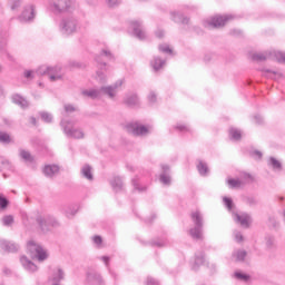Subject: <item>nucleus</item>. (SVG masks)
<instances>
[{"label":"nucleus","instance_id":"20e7f679","mask_svg":"<svg viewBox=\"0 0 285 285\" xmlns=\"http://www.w3.org/2000/svg\"><path fill=\"white\" fill-rule=\"evenodd\" d=\"M48 6L55 14H63L72 10V0H48Z\"/></svg>","mask_w":285,"mask_h":285},{"label":"nucleus","instance_id":"e2e57ef3","mask_svg":"<svg viewBox=\"0 0 285 285\" xmlns=\"http://www.w3.org/2000/svg\"><path fill=\"white\" fill-rule=\"evenodd\" d=\"M100 259L104 262L105 266L108 267L109 262H110V257H108V256H102Z\"/></svg>","mask_w":285,"mask_h":285},{"label":"nucleus","instance_id":"dca6fc26","mask_svg":"<svg viewBox=\"0 0 285 285\" xmlns=\"http://www.w3.org/2000/svg\"><path fill=\"white\" fill-rule=\"evenodd\" d=\"M87 282L90 285H105L104 277H101V274L95 271L87 273Z\"/></svg>","mask_w":285,"mask_h":285},{"label":"nucleus","instance_id":"6e6d98bb","mask_svg":"<svg viewBox=\"0 0 285 285\" xmlns=\"http://www.w3.org/2000/svg\"><path fill=\"white\" fill-rule=\"evenodd\" d=\"M176 130H179V132H188L189 128L186 125H177Z\"/></svg>","mask_w":285,"mask_h":285},{"label":"nucleus","instance_id":"a211bd4d","mask_svg":"<svg viewBox=\"0 0 285 285\" xmlns=\"http://www.w3.org/2000/svg\"><path fill=\"white\" fill-rule=\"evenodd\" d=\"M20 264L23 266L24 271H28L29 273H37V265H35L32 261L28 259V257L21 256Z\"/></svg>","mask_w":285,"mask_h":285},{"label":"nucleus","instance_id":"6ab92c4d","mask_svg":"<svg viewBox=\"0 0 285 285\" xmlns=\"http://www.w3.org/2000/svg\"><path fill=\"white\" fill-rule=\"evenodd\" d=\"M42 173H43L45 177H49L50 179H52V177H55V175H59V166L46 165L42 169Z\"/></svg>","mask_w":285,"mask_h":285},{"label":"nucleus","instance_id":"49530a36","mask_svg":"<svg viewBox=\"0 0 285 285\" xmlns=\"http://www.w3.org/2000/svg\"><path fill=\"white\" fill-rule=\"evenodd\" d=\"M9 204H10V202H8V198L0 196V209L1 210H6V208H8Z\"/></svg>","mask_w":285,"mask_h":285},{"label":"nucleus","instance_id":"864d4df0","mask_svg":"<svg viewBox=\"0 0 285 285\" xmlns=\"http://www.w3.org/2000/svg\"><path fill=\"white\" fill-rule=\"evenodd\" d=\"M148 101H149V104H155L157 101V94H155V91L149 92Z\"/></svg>","mask_w":285,"mask_h":285},{"label":"nucleus","instance_id":"7c9ffc66","mask_svg":"<svg viewBox=\"0 0 285 285\" xmlns=\"http://www.w3.org/2000/svg\"><path fill=\"white\" fill-rule=\"evenodd\" d=\"M19 157L22 158L26 161V164L35 163V156H32V154H30V151L26 149L19 150Z\"/></svg>","mask_w":285,"mask_h":285},{"label":"nucleus","instance_id":"0e129e2a","mask_svg":"<svg viewBox=\"0 0 285 285\" xmlns=\"http://www.w3.org/2000/svg\"><path fill=\"white\" fill-rule=\"evenodd\" d=\"M269 224H271L274 228H277V226H279V223H277V220H275V218H271V219H269Z\"/></svg>","mask_w":285,"mask_h":285},{"label":"nucleus","instance_id":"8fccbe9b","mask_svg":"<svg viewBox=\"0 0 285 285\" xmlns=\"http://www.w3.org/2000/svg\"><path fill=\"white\" fill-rule=\"evenodd\" d=\"M107 6H109V8H115L117 6H120L121 0H106Z\"/></svg>","mask_w":285,"mask_h":285},{"label":"nucleus","instance_id":"7ed1b4c3","mask_svg":"<svg viewBox=\"0 0 285 285\" xmlns=\"http://www.w3.org/2000/svg\"><path fill=\"white\" fill-rule=\"evenodd\" d=\"M191 220L195 227L189 229L190 237L193 239H204V215H202V212H193Z\"/></svg>","mask_w":285,"mask_h":285},{"label":"nucleus","instance_id":"f8f14e48","mask_svg":"<svg viewBox=\"0 0 285 285\" xmlns=\"http://www.w3.org/2000/svg\"><path fill=\"white\" fill-rule=\"evenodd\" d=\"M37 72L38 75H48L50 81H57L61 79V75H59V72H61V68L59 67L41 66Z\"/></svg>","mask_w":285,"mask_h":285},{"label":"nucleus","instance_id":"412c9836","mask_svg":"<svg viewBox=\"0 0 285 285\" xmlns=\"http://www.w3.org/2000/svg\"><path fill=\"white\" fill-rule=\"evenodd\" d=\"M0 248L7 253H17V250H19V245L8 240H0Z\"/></svg>","mask_w":285,"mask_h":285},{"label":"nucleus","instance_id":"c9c22d12","mask_svg":"<svg viewBox=\"0 0 285 285\" xmlns=\"http://www.w3.org/2000/svg\"><path fill=\"white\" fill-rule=\"evenodd\" d=\"M229 136L230 139H234V141H239V139H242V131L237 128H230Z\"/></svg>","mask_w":285,"mask_h":285},{"label":"nucleus","instance_id":"e433bc0d","mask_svg":"<svg viewBox=\"0 0 285 285\" xmlns=\"http://www.w3.org/2000/svg\"><path fill=\"white\" fill-rule=\"evenodd\" d=\"M1 170H12V165L6 158L0 156V171Z\"/></svg>","mask_w":285,"mask_h":285},{"label":"nucleus","instance_id":"37998d69","mask_svg":"<svg viewBox=\"0 0 285 285\" xmlns=\"http://www.w3.org/2000/svg\"><path fill=\"white\" fill-rule=\"evenodd\" d=\"M269 166H272L276 170H279V168H282V163H279V160L275 159V157H271L269 158Z\"/></svg>","mask_w":285,"mask_h":285},{"label":"nucleus","instance_id":"4c0bfd02","mask_svg":"<svg viewBox=\"0 0 285 285\" xmlns=\"http://www.w3.org/2000/svg\"><path fill=\"white\" fill-rule=\"evenodd\" d=\"M227 184H228L229 188H242V186H243V181L239 180V178H237V179L229 178L227 180Z\"/></svg>","mask_w":285,"mask_h":285},{"label":"nucleus","instance_id":"6e6552de","mask_svg":"<svg viewBox=\"0 0 285 285\" xmlns=\"http://www.w3.org/2000/svg\"><path fill=\"white\" fill-rule=\"evenodd\" d=\"M234 19L233 14L215 16L204 21L205 28H224V24Z\"/></svg>","mask_w":285,"mask_h":285},{"label":"nucleus","instance_id":"a18cd8bd","mask_svg":"<svg viewBox=\"0 0 285 285\" xmlns=\"http://www.w3.org/2000/svg\"><path fill=\"white\" fill-rule=\"evenodd\" d=\"M0 142L1 144H10V135L0 131Z\"/></svg>","mask_w":285,"mask_h":285},{"label":"nucleus","instance_id":"f257e3e1","mask_svg":"<svg viewBox=\"0 0 285 285\" xmlns=\"http://www.w3.org/2000/svg\"><path fill=\"white\" fill-rule=\"evenodd\" d=\"M112 59H115V56H112V52H110L108 49H102L100 55L96 57V61L100 66L99 70L96 71L95 77L98 83H108V76H106L102 70L108 71V65L106 61H112Z\"/></svg>","mask_w":285,"mask_h":285},{"label":"nucleus","instance_id":"72a5a7b5","mask_svg":"<svg viewBox=\"0 0 285 285\" xmlns=\"http://www.w3.org/2000/svg\"><path fill=\"white\" fill-rule=\"evenodd\" d=\"M246 255H247L246 250L238 249L234 252L233 257L236 262H244V259H246Z\"/></svg>","mask_w":285,"mask_h":285},{"label":"nucleus","instance_id":"4be33fe9","mask_svg":"<svg viewBox=\"0 0 285 285\" xmlns=\"http://www.w3.org/2000/svg\"><path fill=\"white\" fill-rule=\"evenodd\" d=\"M124 104L129 106L130 108H135V106H139V97L137 94H129L125 96Z\"/></svg>","mask_w":285,"mask_h":285},{"label":"nucleus","instance_id":"aec40b11","mask_svg":"<svg viewBox=\"0 0 285 285\" xmlns=\"http://www.w3.org/2000/svg\"><path fill=\"white\" fill-rule=\"evenodd\" d=\"M163 173L160 174V181L165 186H170V167L168 165H163Z\"/></svg>","mask_w":285,"mask_h":285},{"label":"nucleus","instance_id":"338daca9","mask_svg":"<svg viewBox=\"0 0 285 285\" xmlns=\"http://www.w3.org/2000/svg\"><path fill=\"white\" fill-rule=\"evenodd\" d=\"M24 77L26 79H32V71L30 70L24 71Z\"/></svg>","mask_w":285,"mask_h":285},{"label":"nucleus","instance_id":"a19ab883","mask_svg":"<svg viewBox=\"0 0 285 285\" xmlns=\"http://www.w3.org/2000/svg\"><path fill=\"white\" fill-rule=\"evenodd\" d=\"M65 215H66V217H68L69 219H70L71 217H75V215H77V207H75V206H69V207H67V210H65Z\"/></svg>","mask_w":285,"mask_h":285},{"label":"nucleus","instance_id":"a878e982","mask_svg":"<svg viewBox=\"0 0 285 285\" xmlns=\"http://www.w3.org/2000/svg\"><path fill=\"white\" fill-rule=\"evenodd\" d=\"M81 95L83 97H89V99H99L101 97V90L100 89H85L81 91Z\"/></svg>","mask_w":285,"mask_h":285},{"label":"nucleus","instance_id":"774afa93","mask_svg":"<svg viewBox=\"0 0 285 285\" xmlns=\"http://www.w3.org/2000/svg\"><path fill=\"white\" fill-rule=\"evenodd\" d=\"M154 246H158V248H161V246H166L164 242H155Z\"/></svg>","mask_w":285,"mask_h":285},{"label":"nucleus","instance_id":"c756f323","mask_svg":"<svg viewBox=\"0 0 285 285\" xmlns=\"http://www.w3.org/2000/svg\"><path fill=\"white\" fill-rule=\"evenodd\" d=\"M264 244L267 250H273V248H276L277 244L275 243V236L267 234L264 238Z\"/></svg>","mask_w":285,"mask_h":285},{"label":"nucleus","instance_id":"0eeeda50","mask_svg":"<svg viewBox=\"0 0 285 285\" xmlns=\"http://www.w3.org/2000/svg\"><path fill=\"white\" fill-rule=\"evenodd\" d=\"M61 126L63 128L65 135L71 137V139H83V131L81 129L75 128V121L62 120Z\"/></svg>","mask_w":285,"mask_h":285},{"label":"nucleus","instance_id":"4d7b16f0","mask_svg":"<svg viewBox=\"0 0 285 285\" xmlns=\"http://www.w3.org/2000/svg\"><path fill=\"white\" fill-rule=\"evenodd\" d=\"M65 110H66V112L70 114V112H75V110H77V108H75V106H72V105H65Z\"/></svg>","mask_w":285,"mask_h":285},{"label":"nucleus","instance_id":"9d476101","mask_svg":"<svg viewBox=\"0 0 285 285\" xmlns=\"http://www.w3.org/2000/svg\"><path fill=\"white\" fill-rule=\"evenodd\" d=\"M124 86V79L117 80L114 85L102 86L100 88V95H106L109 99H115L119 88Z\"/></svg>","mask_w":285,"mask_h":285},{"label":"nucleus","instance_id":"5fc2aeb1","mask_svg":"<svg viewBox=\"0 0 285 285\" xmlns=\"http://www.w3.org/2000/svg\"><path fill=\"white\" fill-rule=\"evenodd\" d=\"M234 237L236 242H244V235H242V232H234Z\"/></svg>","mask_w":285,"mask_h":285},{"label":"nucleus","instance_id":"680f3d73","mask_svg":"<svg viewBox=\"0 0 285 285\" xmlns=\"http://www.w3.org/2000/svg\"><path fill=\"white\" fill-rule=\"evenodd\" d=\"M164 35H165V32H164V30H161V29H158V30L156 31V37H157L158 39H163Z\"/></svg>","mask_w":285,"mask_h":285},{"label":"nucleus","instance_id":"f704fd0d","mask_svg":"<svg viewBox=\"0 0 285 285\" xmlns=\"http://www.w3.org/2000/svg\"><path fill=\"white\" fill-rule=\"evenodd\" d=\"M238 179L240 181H243V186H244V184H250L253 181V176L250 174H248V173L242 171L239 174Z\"/></svg>","mask_w":285,"mask_h":285},{"label":"nucleus","instance_id":"58836bf2","mask_svg":"<svg viewBox=\"0 0 285 285\" xmlns=\"http://www.w3.org/2000/svg\"><path fill=\"white\" fill-rule=\"evenodd\" d=\"M1 222L4 226H12L14 224V216L6 215L1 218Z\"/></svg>","mask_w":285,"mask_h":285},{"label":"nucleus","instance_id":"bf43d9fd","mask_svg":"<svg viewBox=\"0 0 285 285\" xmlns=\"http://www.w3.org/2000/svg\"><path fill=\"white\" fill-rule=\"evenodd\" d=\"M252 157H254V159H262V151H258V150L253 151Z\"/></svg>","mask_w":285,"mask_h":285},{"label":"nucleus","instance_id":"ddd939ff","mask_svg":"<svg viewBox=\"0 0 285 285\" xmlns=\"http://www.w3.org/2000/svg\"><path fill=\"white\" fill-rule=\"evenodd\" d=\"M37 222L42 230V233H48L50 228L57 225L55 217L50 215H42L37 217Z\"/></svg>","mask_w":285,"mask_h":285},{"label":"nucleus","instance_id":"cd10ccee","mask_svg":"<svg viewBox=\"0 0 285 285\" xmlns=\"http://www.w3.org/2000/svg\"><path fill=\"white\" fill-rule=\"evenodd\" d=\"M204 262H206L204 252L196 253L194 264L191 265L193 271H197V268H199Z\"/></svg>","mask_w":285,"mask_h":285},{"label":"nucleus","instance_id":"1a4fd4ad","mask_svg":"<svg viewBox=\"0 0 285 285\" xmlns=\"http://www.w3.org/2000/svg\"><path fill=\"white\" fill-rule=\"evenodd\" d=\"M126 130L130 135H134V137H146L147 135H150V129L139 122L128 124Z\"/></svg>","mask_w":285,"mask_h":285},{"label":"nucleus","instance_id":"de8ad7c7","mask_svg":"<svg viewBox=\"0 0 285 285\" xmlns=\"http://www.w3.org/2000/svg\"><path fill=\"white\" fill-rule=\"evenodd\" d=\"M158 48L160 52H165L166 55H173V49L168 47V45H160Z\"/></svg>","mask_w":285,"mask_h":285},{"label":"nucleus","instance_id":"39448f33","mask_svg":"<svg viewBox=\"0 0 285 285\" xmlns=\"http://www.w3.org/2000/svg\"><path fill=\"white\" fill-rule=\"evenodd\" d=\"M27 250L30 253L31 257H36L38 262H46V259H48V253L45 252L43 247H41L35 240H30L27 244Z\"/></svg>","mask_w":285,"mask_h":285},{"label":"nucleus","instance_id":"9b49d317","mask_svg":"<svg viewBox=\"0 0 285 285\" xmlns=\"http://www.w3.org/2000/svg\"><path fill=\"white\" fill-rule=\"evenodd\" d=\"M35 17H37L35 4H28L18 17V21H20V23H32V21H35Z\"/></svg>","mask_w":285,"mask_h":285},{"label":"nucleus","instance_id":"2eb2a0df","mask_svg":"<svg viewBox=\"0 0 285 285\" xmlns=\"http://www.w3.org/2000/svg\"><path fill=\"white\" fill-rule=\"evenodd\" d=\"M130 30H132V35L134 37H136V39H139L140 41H144V39H146V31L144 30L141 22L137 20L131 21Z\"/></svg>","mask_w":285,"mask_h":285},{"label":"nucleus","instance_id":"052dcab7","mask_svg":"<svg viewBox=\"0 0 285 285\" xmlns=\"http://www.w3.org/2000/svg\"><path fill=\"white\" fill-rule=\"evenodd\" d=\"M94 243L96 244V246H101V236H94Z\"/></svg>","mask_w":285,"mask_h":285},{"label":"nucleus","instance_id":"13d9d810","mask_svg":"<svg viewBox=\"0 0 285 285\" xmlns=\"http://www.w3.org/2000/svg\"><path fill=\"white\" fill-rule=\"evenodd\" d=\"M147 285H159V282H157L155 278L153 277H148L147 278Z\"/></svg>","mask_w":285,"mask_h":285},{"label":"nucleus","instance_id":"bb28decb","mask_svg":"<svg viewBox=\"0 0 285 285\" xmlns=\"http://www.w3.org/2000/svg\"><path fill=\"white\" fill-rule=\"evenodd\" d=\"M263 75L267 77L268 79H274L277 81L278 79H282L284 75L279 71L271 70V69H263Z\"/></svg>","mask_w":285,"mask_h":285},{"label":"nucleus","instance_id":"603ef678","mask_svg":"<svg viewBox=\"0 0 285 285\" xmlns=\"http://www.w3.org/2000/svg\"><path fill=\"white\" fill-rule=\"evenodd\" d=\"M21 8V0H11V10H18Z\"/></svg>","mask_w":285,"mask_h":285},{"label":"nucleus","instance_id":"09e8293b","mask_svg":"<svg viewBox=\"0 0 285 285\" xmlns=\"http://www.w3.org/2000/svg\"><path fill=\"white\" fill-rule=\"evenodd\" d=\"M223 202H224V204H225V206H226V208L228 209V210H233V199H230V198H228V197H224L223 198Z\"/></svg>","mask_w":285,"mask_h":285},{"label":"nucleus","instance_id":"79ce46f5","mask_svg":"<svg viewBox=\"0 0 285 285\" xmlns=\"http://www.w3.org/2000/svg\"><path fill=\"white\" fill-rule=\"evenodd\" d=\"M244 202L247 206H257V198H255V196H245Z\"/></svg>","mask_w":285,"mask_h":285},{"label":"nucleus","instance_id":"ea45409f","mask_svg":"<svg viewBox=\"0 0 285 285\" xmlns=\"http://www.w3.org/2000/svg\"><path fill=\"white\" fill-rule=\"evenodd\" d=\"M40 117L42 121H45L46 124H52V114L47 111H41Z\"/></svg>","mask_w":285,"mask_h":285},{"label":"nucleus","instance_id":"393cba45","mask_svg":"<svg viewBox=\"0 0 285 285\" xmlns=\"http://www.w3.org/2000/svg\"><path fill=\"white\" fill-rule=\"evenodd\" d=\"M150 66L154 70V72H159L164 66H166V60L159 58V57H154V59L150 61Z\"/></svg>","mask_w":285,"mask_h":285},{"label":"nucleus","instance_id":"473e14b6","mask_svg":"<svg viewBox=\"0 0 285 285\" xmlns=\"http://www.w3.org/2000/svg\"><path fill=\"white\" fill-rule=\"evenodd\" d=\"M110 184L116 193H119V190H121V188H124V183L121 181L120 177H114V179L110 181Z\"/></svg>","mask_w":285,"mask_h":285},{"label":"nucleus","instance_id":"b1692460","mask_svg":"<svg viewBox=\"0 0 285 285\" xmlns=\"http://www.w3.org/2000/svg\"><path fill=\"white\" fill-rule=\"evenodd\" d=\"M80 175L88 181H92L95 179V176L92 175V167H90V165L82 166L80 169Z\"/></svg>","mask_w":285,"mask_h":285},{"label":"nucleus","instance_id":"5701e85b","mask_svg":"<svg viewBox=\"0 0 285 285\" xmlns=\"http://www.w3.org/2000/svg\"><path fill=\"white\" fill-rule=\"evenodd\" d=\"M66 277V273H63V269L57 268L50 278L51 284H59L60 282H63Z\"/></svg>","mask_w":285,"mask_h":285},{"label":"nucleus","instance_id":"c03bdc74","mask_svg":"<svg viewBox=\"0 0 285 285\" xmlns=\"http://www.w3.org/2000/svg\"><path fill=\"white\" fill-rule=\"evenodd\" d=\"M234 275L236 279H240L242 282H248V279H250V276L243 274L240 272H236Z\"/></svg>","mask_w":285,"mask_h":285},{"label":"nucleus","instance_id":"f03ea898","mask_svg":"<svg viewBox=\"0 0 285 285\" xmlns=\"http://www.w3.org/2000/svg\"><path fill=\"white\" fill-rule=\"evenodd\" d=\"M59 32L62 37H72L81 32V22L73 16L63 17L59 22Z\"/></svg>","mask_w":285,"mask_h":285},{"label":"nucleus","instance_id":"69168bd1","mask_svg":"<svg viewBox=\"0 0 285 285\" xmlns=\"http://www.w3.org/2000/svg\"><path fill=\"white\" fill-rule=\"evenodd\" d=\"M254 119L257 124H262L264 121V118L259 115L255 116Z\"/></svg>","mask_w":285,"mask_h":285},{"label":"nucleus","instance_id":"c85d7f7f","mask_svg":"<svg viewBox=\"0 0 285 285\" xmlns=\"http://www.w3.org/2000/svg\"><path fill=\"white\" fill-rule=\"evenodd\" d=\"M12 101L17 105L20 106V108H28L30 104L27 101L26 98H23L21 95L16 94L12 96Z\"/></svg>","mask_w":285,"mask_h":285},{"label":"nucleus","instance_id":"2f4dec72","mask_svg":"<svg viewBox=\"0 0 285 285\" xmlns=\"http://www.w3.org/2000/svg\"><path fill=\"white\" fill-rule=\"evenodd\" d=\"M197 170L202 177L208 176V164L204 160H198Z\"/></svg>","mask_w":285,"mask_h":285},{"label":"nucleus","instance_id":"423d86ee","mask_svg":"<svg viewBox=\"0 0 285 285\" xmlns=\"http://www.w3.org/2000/svg\"><path fill=\"white\" fill-rule=\"evenodd\" d=\"M253 61H266V59H276L278 63H285V53L282 51L259 52L252 55Z\"/></svg>","mask_w":285,"mask_h":285},{"label":"nucleus","instance_id":"f3484780","mask_svg":"<svg viewBox=\"0 0 285 285\" xmlns=\"http://www.w3.org/2000/svg\"><path fill=\"white\" fill-rule=\"evenodd\" d=\"M170 19L171 21H175V23H183V26H188L190 22V19L188 17H184L181 11H171Z\"/></svg>","mask_w":285,"mask_h":285},{"label":"nucleus","instance_id":"3c124183","mask_svg":"<svg viewBox=\"0 0 285 285\" xmlns=\"http://www.w3.org/2000/svg\"><path fill=\"white\" fill-rule=\"evenodd\" d=\"M132 186H134L135 190H138V193L146 191V187H139V183H137L136 179L132 180Z\"/></svg>","mask_w":285,"mask_h":285},{"label":"nucleus","instance_id":"4468645a","mask_svg":"<svg viewBox=\"0 0 285 285\" xmlns=\"http://www.w3.org/2000/svg\"><path fill=\"white\" fill-rule=\"evenodd\" d=\"M234 222L239 224L243 228H250V224H253V218L250 214L247 213H234L233 214Z\"/></svg>","mask_w":285,"mask_h":285}]
</instances>
